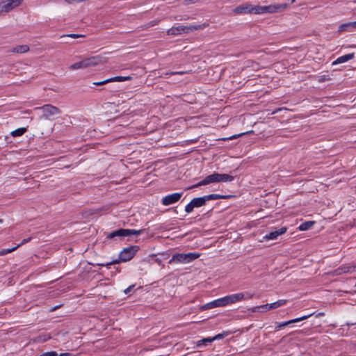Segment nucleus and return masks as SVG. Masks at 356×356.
Segmentation results:
<instances>
[{"mask_svg":"<svg viewBox=\"0 0 356 356\" xmlns=\"http://www.w3.org/2000/svg\"><path fill=\"white\" fill-rule=\"evenodd\" d=\"M234 180V177L228 174H220L214 172L210 175L207 176L200 182L188 187L187 189H191L197 188L201 186L208 185L212 183H220V182H231Z\"/></svg>","mask_w":356,"mask_h":356,"instance_id":"f257e3e1","label":"nucleus"},{"mask_svg":"<svg viewBox=\"0 0 356 356\" xmlns=\"http://www.w3.org/2000/svg\"><path fill=\"white\" fill-rule=\"evenodd\" d=\"M288 8L287 3H275L268 6H253L252 13L257 15L280 13Z\"/></svg>","mask_w":356,"mask_h":356,"instance_id":"f03ea898","label":"nucleus"},{"mask_svg":"<svg viewBox=\"0 0 356 356\" xmlns=\"http://www.w3.org/2000/svg\"><path fill=\"white\" fill-rule=\"evenodd\" d=\"M200 257V254L195 252H188L186 254L177 253L172 255V258L169 261V263L188 264L197 259Z\"/></svg>","mask_w":356,"mask_h":356,"instance_id":"7ed1b4c3","label":"nucleus"},{"mask_svg":"<svg viewBox=\"0 0 356 356\" xmlns=\"http://www.w3.org/2000/svg\"><path fill=\"white\" fill-rule=\"evenodd\" d=\"M206 26L204 24L200 25H189V26H178L169 29L167 31V34L168 35H179L181 33H188L191 32H193L197 30L202 29Z\"/></svg>","mask_w":356,"mask_h":356,"instance_id":"20e7f679","label":"nucleus"},{"mask_svg":"<svg viewBox=\"0 0 356 356\" xmlns=\"http://www.w3.org/2000/svg\"><path fill=\"white\" fill-rule=\"evenodd\" d=\"M143 232V229H120L112 232L108 234V238H113L116 236L125 237L131 235H140Z\"/></svg>","mask_w":356,"mask_h":356,"instance_id":"39448f33","label":"nucleus"},{"mask_svg":"<svg viewBox=\"0 0 356 356\" xmlns=\"http://www.w3.org/2000/svg\"><path fill=\"white\" fill-rule=\"evenodd\" d=\"M35 109L41 110L43 113L42 118L44 119H49L51 117L60 113V111L58 108L51 104H46L41 107H36Z\"/></svg>","mask_w":356,"mask_h":356,"instance_id":"423d86ee","label":"nucleus"},{"mask_svg":"<svg viewBox=\"0 0 356 356\" xmlns=\"http://www.w3.org/2000/svg\"><path fill=\"white\" fill-rule=\"evenodd\" d=\"M86 68L106 63L107 58L102 55L92 56L83 58Z\"/></svg>","mask_w":356,"mask_h":356,"instance_id":"0eeeda50","label":"nucleus"},{"mask_svg":"<svg viewBox=\"0 0 356 356\" xmlns=\"http://www.w3.org/2000/svg\"><path fill=\"white\" fill-rule=\"evenodd\" d=\"M138 250V248L136 245L124 248L119 254L120 260L123 262L130 261L134 257Z\"/></svg>","mask_w":356,"mask_h":356,"instance_id":"6e6552de","label":"nucleus"},{"mask_svg":"<svg viewBox=\"0 0 356 356\" xmlns=\"http://www.w3.org/2000/svg\"><path fill=\"white\" fill-rule=\"evenodd\" d=\"M204 196L193 198L186 207L185 211L188 213H191L194 208L200 207L206 204Z\"/></svg>","mask_w":356,"mask_h":356,"instance_id":"1a4fd4ad","label":"nucleus"},{"mask_svg":"<svg viewBox=\"0 0 356 356\" xmlns=\"http://www.w3.org/2000/svg\"><path fill=\"white\" fill-rule=\"evenodd\" d=\"M252 296H253V295L249 294V293H248L247 296H245L243 293H234V294L227 296H225V298H226L227 304L228 305L241 301L244 299L252 298Z\"/></svg>","mask_w":356,"mask_h":356,"instance_id":"9d476101","label":"nucleus"},{"mask_svg":"<svg viewBox=\"0 0 356 356\" xmlns=\"http://www.w3.org/2000/svg\"><path fill=\"white\" fill-rule=\"evenodd\" d=\"M183 193H175L168 195L163 197L162 204L165 206H168L172 204L177 202L182 197Z\"/></svg>","mask_w":356,"mask_h":356,"instance_id":"9b49d317","label":"nucleus"},{"mask_svg":"<svg viewBox=\"0 0 356 356\" xmlns=\"http://www.w3.org/2000/svg\"><path fill=\"white\" fill-rule=\"evenodd\" d=\"M356 272V265H343L333 272V275L353 273Z\"/></svg>","mask_w":356,"mask_h":356,"instance_id":"f8f14e48","label":"nucleus"},{"mask_svg":"<svg viewBox=\"0 0 356 356\" xmlns=\"http://www.w3.org/2000/svg\"><path fill=\"white\" fill-rule=\"evenodd\" d=\"M286 227H281L280 229L271 232L268 234H266L264 236V240L270 241V240H275L277 237L282 234H284L286 232Z\"/></svg>","mask_w":356,"mask_h":356,"instance_id":"ddd939ff","label":"nucleus"},{"mask_svg":"<svg viewBox=\"0 0 356 356\" xmlns=\"http://www.w3.org/2000/svg\"><path fill=\"white\" fill-rule=\"evenodd\" d=\"M252 5L248 3L241 4L236 7L233 12L234 14H242V13H252Z\"/></svg>","mask_w":356,"mask_h":356,"instance_id":"4468645a","label":"nucleus"},{"mask_svg":"<svg viewBox=\"0 0 356 356\" xmlns=\"http://www.w3.org/2000/svg\"><path fill=\"white\" fill-rule=\"evenodd\" d=\"M313 314H314L312 313V314H307V315L302 316H301L300 318L291 319V320L288 321H285V322H282V323H277L276 328L277 329H280V328H282L283 327H285V326H286L288 325H290L291 323H298V322H300L301 321L307 319L308 318L312 316Z\"/></svg>","mask_w":356,"mask_h":356,"instance_id":"2eb2a0df","label":"nucleus"},{"mask_svg":"<svg viewBox=\"0 0 356 356\" xmlns=\"http://www.w3.org/2000/svg\"><path fill=\"white\" fill-rule=\"evenodd\" d=\"M227 305V304L226 298L225 296L223 298L215 300L211 302L207 303L205 306H204V308L211 309V308L218 307H225Z\"/></svg>","mask_w":356,"mask_h":356,"instance_id":"dca6fc26","label":"nucleus"},{"mask_svg":"<svg viewBox=\"0 0 356 356\" xmlns=\"http://www.w3.org/2000/svg\"><path fill=\"white\" fill-rule=\"evenodd\" d=\"M24 0H4L3 3L8 12L12 11L13 9L19 7Z\"/></svg>","mask_w":356,"mask_h":356,"instance_id":"f3484780","label":"nucleus"},{"mask_svg":"<svg viewBox=\"0 0 356 356\" xmlns=\"http://www.w3.org/2000/svg\"><path fill=\"white\" fill-rule=\"evenodd\" d=\"M29 51V47L27 44L17 45L10 49V53L24 54Z\"/></svg>","mask_w":356,"mask_h":356,"instance_id":"a211bd4d","label":"nucleus"},{"mask_svg":"<svg viewBox=\"0 0 356 356\" xmlns=\"http://www.w3.org/2000/svg\"><path fill=\"white\" fill-rule=\"evenodd\" d=\"M354 56H355L354 53H351V54H346V55L341 56L339 57L337 60H335L332 63V65H337V64L346 63V62L353 59L354 58Z\"/></svg>","mask_w":356,"mask_h":356,"instance_id":"6ab92c4d","label":"nucleus"},{"mask_svg":"<svg viewBox=\"0 0 356 356\" xmlns=\"http://www.w3.org/2000/svg\"><path fill=\"white\" fill-rule=\"evenodd\" d=\"M356 28V21L341 24L339 27V32L350 31Z\"/></svg>","mask_w":356,"mask_h":356,"instance_id":"aec40b11","label":"nucleus"},{"mask_svg":"<svg viewBox=\"0 0 356 356\" xmlns=\"http://www.w3.org/2000/svg\"><path fill=\"white\" fill-rule=\"evenodd\" d=\"M68 68L70 70H80V69H86V67L84 59H83L82 60H81L79 62L75 63L70 65L68 67Z\"/></svg>","mask_w":356,"mask_h":356,"instance_id":"412c9836","label":"nucleus"},{"mask_svg":"<svg viewBox=\"0 0 356 356\" xmlns=\"http://www.w3.org/2000/svg\"><path fill=\"white\" fill-rule=\"evenodd\" d=\"M250 310L252 312H264L270 310V308L269 304H266L260 306L254 307Z\"/></svg>","mask_w":356,"mask_h":356,"instance_id":"4be33fe9","label":"nucleus"},{"mask_svg":"<svg viewBox=\"0 0 356 356\" xmlns=\"http://www.w3.org/2000/svg\"><path fill=\"white\" fill-rule=\"evenodd\" d=\"M314 225V221H306L299 226V229L301 231H306L311 229Z\"/></svg>","mask_w":356,"mask_h":356,"instance_id":"5701e85b","label":"nucleus"},{"mask_svg":"<svg viewBox=\"0 0 356 356\" xmlns=\"http://www.w3.org/2000/svg\"><path fill=\"white\" fill-rule=\"evenodd\" d=\"M26 131V128L22 127L13 131L10 134L13 137H18L22 136Z\"/></svg>","mask_w":356,"mask_h":356,"instance_id":"b1692460","label":"nucleus"},{"mask_svg":"<svg viewBox=\"0 0 356 356\" xmlns=\"http://www.w3.org/2000/svg\"><path fill=\"white\" fill-rule=\"evenodd\" d=\"M206 202L225 198V197L219 194H210L204 195Z\"/></svg>","mask_w":356,"mask_h":356,"instance_id":"393cba45","label":"nucleus"},{"mask_svg":"<svg viewBox=\"0 0 356 356\" xmlns=\"http://www.w3.org/2000/svg\"><path fill=\"white\" fill-rule=\"evenodd\" d=\"M211 342H213V341L211 340V337L204 338L203 339L197 341L196 343V346L197 347H200L202 346H206L208 345V343H211Z\"/></svg>","mask_w":356,"mask_h":356,"instance_id":"a878e982","label":"nucleus"},{"mask_svg":"<svg viewBox=\"0 0 356 356\" xmlns=\"http://www.w3.org/2000/svg\"><path fill=\"white\" fill-rule=\"evenodd\" d=\"M286 300H279L275 302L269 304L270 309H276L286 304Z\"/></svg>","mask_w":356,"mask_h":356,"instance_id":"bb28decb","label":"nucleus"},{"mask_svg":"<svg viewBox=\"0 0 356 356\" xmlns=\"http://www.w3.org/2000/svg\"><path fill=\"white\" fill-rule=\"evenodd\" d=\"M131 79H132V77L131 76H114V77L110 78V80H111L112 82H113V81H129Z\"/></svg>","mask_w":356,"mask_h":356,"instance_id":"cd10ccee","label":"nucleus"},{"mask_svg":"<svg viewBox=\"0 0 356 356\" xmlns=\"http://www.w3.org/2000/svg\"><path fill=\"white\" fill-rule=\"evenodd\" d=\"M19 246H21V244H18L17 246L13 247L12 248H8V249H3L0 251V256L5 255L8 253H10L15 250H17Z\"/></svg>","mask_w":356,"mask_h":356,"instance_id":"c85d7f7f","label":"nucleus"},{"mask_svg":"<svg viewBox=\"0 0 356 356\" xmlns=\"http://www.w3.org/2000/svg\"><path fill=\"white\" fill-rule=\"evenodd\" d=\"M228 334H229L228 332H224L222 333H220V334L214 336L213 337H211V340L213 341H214L216 340H220V339H222L224 337H227Z\"/></svg>","mask_w":356,"mask_h":356,"instance_id":"c756f323","label":"nucleus"},{"mask_svg":"<svg viewBox=\"0 0 356 356\" xmlns=\"http://www.w3.org/2000/svg\"><path fill=\"white\" fill-rule=\"evenodd\" d=\"M8 13L6 10V6L3 3V1L0 2V16L3 15L4 13Z\"/></svg>","mask_w":356,"mask_h":356,"instance_id":"7c9ffc66","label":"nucleus"},{"mask_svg":"<svg viewBox=\"0 0 356 356\" xmlns=\"http://www.w3.org/2000/svg\"><path fill=\"white\" fill-rule=\"evenodd\" d=\"M110 82H112L111 80H110V79H108L104 80L102 81L94 82L92 84L95 85V86H102V85H104V84H106L107 83H110Z\"/></svg>","mask_w":356,"mask_h":356,"instance_id":"2f4dec72","label":"nucleus"},{"mask_svg":"<svg viewBox=\"0 0 356 356\" xmlns=\"http://www.w3.org/2000/svg\"><path fill=\"white\" fill-rule=\"evenodd\" d=\"M40 356H57V353L56 351L46 352L42 353Z\"/></svg>","mask_w":356,"mask_h":356,"instance_id":"473e14b6","label":"nucleus"},{"mask_svg":"<svg viewBox=\"0 0 356 356\" xmlns=\"http://www.w3.org/2000/svg\"><path fill=\"white\" fill-rule=\"evenodd\" d=\"M245 134L244 133H241V134H236V135H233L232 136H229V138H223L222 140H233V139H235V138H237L243 135H244Z\"/></svg>","mask_w":356,"mask_h":356,"instance_id":"72a5a7b5","label":"nucleus"},{"mask_svg":"<svg viewBox=\"0 0 356 356\" xmlns=\"http://www.w3.org/2000/svg\"><path fill=\"white\" fill-rule=\"evenodd\" d=\"M63 37H70V38H80V37H84V35H78V34H69V35H63L62 36Z\"/></svg>","mask_w":356,"mask_h":356,"instance_id":"f704fd0d","label":"nucleus"},{"mask_svg":"<svg viewBox=\"0 0 356 356\" xmlns=\"http://www.w3.org/2000/svg\"><path fill=\"white\" fill-rule=\"evenodd\" d=\"M134 287V285L129 286L128 288H127L126 289L124 290V293L125 294L129 293Z\"/></svg>","mask_w":356,"mask_h":356,"instance_id":"c9c22d12","label":"nucleus"},{"mask_svg":"<svg viewBox=\"0 0 356 356\" xmlns=\"http://www.w3.org/2000/svg\"><path fill=\"white\" fill-rule=\"evenodd\" d=\"M57 356H75V355H74L73 354L70 353H61L60 355H58L57 353Z\"/></svg>","mask_w":356,"mask_h":356,"instance_id":"e433bc0d","label":"nucleus"},{"mask_svg":"<svg viewBox=\"0 0 356 356\" xmlns=\"http://www.w3.org/2000/svg\"><path fill=\"white\" fill-rule=\"evenodd\" d=\"M159 23V20H156V21H152V22H150L149 24H148V26H153L156 24H157Z\"/></svg>","mask_w":356,"mask_h":356,"instance_id":"4c0bfd02","label":"nucleus"},{"mask_svg":"<svg viewBox=\"0 0 356 356\" xmlns=\"http://www.w3.org/2000/svg\"><path fill=\"white\" fill-rule=\"evenodd\" d=\"M184 74V72H168L166 73V75H168V74Z\"/></svg>","mask_w":356,"mask_h":356,"instance_id":"58836bf2","label":"nucleus"},{"mask_svg":"<svg viewBox=\"0 0 356 356\" xmlns=\"http://www.w3.org/2000/svg\"><path fill=\"white\" fill-rule=\"evenodd\" d=\"M186 3L188 4V3H196L197 1H198V0H186L185 1Z\"/></svg>","mask_w":356,"mask_h":356,"instance_id":"ea45409f","label":"nucleus"},{"mask_svg":"<svg viewBox=\"0 0 356 356\" xmlns=\"http://www.w3.org/2000/svg\"><path fill=\"white\" fill-rule=\"evenodd\" d=\"M30 240H31V238H26V239H24V240L22 241V243H20V244H21V245H23V244H24V243H28L29 241H30Z\"/></svg>","mask_w":356,"mask_h":356,"instance_id":"a19ab883","label":"nucleus"},{"mask_svg":"<svg viewBox=\"0 0 356 356\" xmlns=\"http://www.w3.org/2000/svg\"><path fill=\"white\" fill-rule=\"evenodd\" d=\"M118 260H114L110 263L108 264V265H111V264H118Z\"/></svg>","mask_w":356,"mask_h":356,"instance_id":"79ce46f5","label":"nucleus"},{"mask_svg":"<svg viewBox=\"0 0 356 356\" xmlns=\"http://www.w3.org/2000/svg\"><path fill=\"white\" fill-rule=\"evenodd\" d=\"M280 109H277V111H273V112L272 113V114H275V113H277V111H280Z\"/></svg>","mask_w":356,"mask_h":356,"instance_id":"37998d69","label":"nucleus"},{"mask_svg":"<svg viewBox=\"0 0 356 356\" xmlns=\"http://www.w3.org/2000/svg\"><path fill=\"white\" fill-rule=\"evenodd\" d=\"M295 1H296V0H291V1H292L293 3V2H295Z\"/></svg>","mask_w":356,"mask_h":356,"instance_id":"c03bdc74","label":"nucleus"},{"mask_svg":"<svg viewBox=\"0 0 356 356\" xmlns=\"http://www.w3.org/2000/svg\"><path fill=\"white\" fill-rule=\"evenodd\" d=\"M1 222H2V220H1V219H0V223H1Z\"/></svg>","mask_w":356,"mask_h":356,"instance_id":"a18cd8bd","label":"nucleus"}]
</instances>
